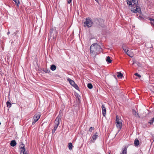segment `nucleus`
<instances>
[{"label": "nucleus", "instance_id": "79ce46f5", "mask_svg": "<svg viewBox=\"0 0 154 154\" xmlns=\"http://www.w3.org/2000/svg\"><path fill=\"white\" fill-rule=\"evenodd\" d=\"M109 154H111L110 153V152H109Z\"/></svg>", "mask_w": 154, "mask_h": 154}, {"label": "nucleus", "instance_id": "1a4fd4ad", "mask_svg": "<svg viewBox=\"0 0 154 154\" xmlns=\"http://www.w3.org/2000/svg\"><path fill=\"white\" fill-rule=\"evenodd\" d=\"M101 108L102 110L103 115L104 116H105L106 112V107L104 105H102L101 106Z\"/></svg>", "mask_w": 154, "mask_h": 154}, {"label": "nucleus", "instance_id": "58836bf2", "mask_svg": "<svg viewBox=\"0 0 154 154\" xmlns=\"http://www.w3.org/2000/svg\"><path fill=\"white\" fill-rule=\"evenodd\" d=\"M114 88H115L114 87H112V89H114Z\"/></svg>", "mask_w": 154, "mask_h": 154}, {"label": "nucleus", "instance_id": "7ed1b4c3", "mask_svg": "<svg viewBox=\"0 0 154 154\" xmlns=\"http://www.w3.org/2000/svg\"><path fill=\"white\" fill-rule=\"evenodd\" d=\"M62 115L60 113L59 115L56 119L55 121V125H54L53 129L56 130L61 120Z\"/></svg>", "mask_w": 154, "mask_h": 154}, {"label": "nucleus", "instance_id": "f257e3e1", "mask_svg": "<svg viewBox=\"0 0 154 154\" xmlns=\"http://www.w3.org/2000/svg\"><path fill=\"white\" fill-rule=\"evenodd\" d=\"M127 2L129 5V9L132 12L134 13H141L140 8L137 6L138 0H127Z\"/></svg>", "mask_w": 154, "mask_h": 154}, {"label": "nucleus", "instance_id": "f03ea898", "mask_svg": "<svg viewBox=\"0 0 154 154\" xmlns=\"http://www.w3.org/2000/svg\"><path fill=\"white\" fill-rule=\"evenodd\" d=\"M91 54L94 57L100 53L102 49L100 45L97 43L92 44L90 48Z\"/></svg>", "mask_w": 154, "mask_h": 154}, {"label": "nucleus", "instance_id": "423d86ee", "mask_svg": "<svg viewBox=\"0 0 154 154\" xmlns=\"http://www.w3.org/2000/svg\"><path fill=\"white\" fill-rule=\"evenodd\" d=\"M41 115L40 113H37L35 114L33 118V121L32 124L34 125L40 118Z\"/></svg>", "mask_w": 154, "mask_h": 154}, {"label": "nucleus", "instance_id": "393cba45", "mask_svg": "<svg viewBox=\"0 0 154 154\" xmlns=\"http://www.w3.org/2000/svg\"><path fill=\"white\" fill-rule=\"evenodd\" d=\"M154 122V117L153 118H152V119L150 120V121L148 123L150 124L151 125Z\"/></svg>", "mask_w": 154, "mask_h": 154}, {"label": "nucleus", "instance_id": "c9c22d12", "mask_svg": "<svg viewBox=\"0 0 154 154\" xmlns=\"http://www.w3.org/2000/svg\"><path fill=\"white\" fill-rule=\"evenodd\" d=\"M140 63H137V65L138 66H139V65H140Z\"/></svg>", "mask_w": 154, "mask_h": 154}, {"label": "nucleus", "instance_id": "aec40b11", "mask_svg": "<svg viewBox=\"0 0 154 154\" xmlns=\"http://www.w3.org/2000/svg\"><path fill=\"white\" fill-rule=\"evenodd\" d=\"M97 134V133H96L93 136L92 138V139L94 140H96L97 139V137L98 135Z\"/></svg>", "mask_w": 154, "mask_h": 154}, {"label": "nucleus", "instance_id": "473e14b6", "mask_svg": "<svg viewBox=\"0 0 154 154\" xmlns=\"http://www.w3.org/2000/svg\"><path fill=\"white\" fill-rule=\"evenodd\" d=\"M100 22H101L102 23H103V20H100Z\"/></svg>", "mask_w": 154, "mask_h": 154}, {"label": "nucleus", "instance_id": "9b49d317", "mask_svg": "<svg viewBox=\"0 0 154 154\" xmlns=\"http://www.w3.org/2000/svg\"><path fill=\"white\" fill-rule=\"evenodd\" d=\"M132 113L136 117L138 118H140V116L138 115V114L136 111L134 109L132 110Z\"/></svg>", "mask_w": 154, "mask_h": 154}, {"label": "nucleus", "instance_id": "ddd939ff", "mask_svg": "<svg viewBox=\"0 0 154 154\" xmlns=\"http://www.w3.org/2000/svg\"><path fill=\"white\" fill-rule=\"evenodd\" d=\"M134 143L135 146H137L139 144V141L137 138L135 140Z\"/></svg>", "mask_w": 154, "mask_h": 154}, {"label": "nucleus", "instance_id": "a878e982", "mask_svg": "<svg viewBox=\"0 0 154 154\" xmlns=\"http://www.w3.org/2000/svg\"><path fill=\"white\" fill-rule=\"evenodd\" d=\"M150 20L151 21V24L154 26V19L150 18Z\"/></svg>", "mask_w": 154, "mask_h": 154}, {"label": "nucleus", "instance_id": "412c9836", "mask_svg": "<svg viewBox=\"0 0 154 154\" xmlns=\"http://www.w3.org/2000/svg\"><path fill=\"white\" fill-rule=\"evenodd\" d=\"M117 73L118 75H117V76L118 78H122L123 77V74L122 73L120 72H117Z\"/></svg>", "mask_w": 154, "mask_h": 154}, {"label": "nucleus", "instance_id": "5701e85b", "mask_svg": "<svg viewBox=\"0 0 154 154\" xmlns=\"http://www.w3.org/2000/svg\"><path fill=\"white\" fill-rule=\"evenodd\" d=\"M6 104L7 105V107L9 108H10V107H11V104L9 102L7 101L6 103Z\"/></svg>", "mask_w": 154, "mask_h": 154}, {"label": "nucleus", "instance_id": "6e6552de", "mask_svg": "<svg viewBox=\"0 0 154 154\" xmlns=\"http://www.w3.org/2000/svg\"><path fill=\"white\" fill-rule=\"evenodd\" d=\"M67 80L69 82L71 85L73 87H74L77 90L79 88L78 86L75 84V82L73 81L69 78L67 79Z\"/></svg>", "mask_w": 154, "mask_h": 154}, {"label": "nucleus", "instance_id": "39448f33", "mask_svg": "<svg viewBox=\"0 0 154 154\" xmlns=\"http://www.w3.org/2000/svg\"><path fill=\"white\" fill-rule=\"evenodd\" d=\"M24 145L23 143H21L20 145V147L21 150L20 154H29L28 153L25 151V149L24 148Z\"/></svg>", "mask_w": 154, "mask_h": 154}, {"label": "nucleus", "instance_id": "c85d7f7f", "mask_svg": "<svg viewBox=\"0 0 154 154\" xmlns=\"http://www.w3.org/2000/svg\"><path fill=\"white\" fill-rule=\"evenodd\" d=\"M94 130V128L91 127L90 128L89 130V131H91L92 130Z\"/></svg>", "mask_w": 154, "mask_h": 154}, {"label": "nucleus", "instance_id": "f3484780", "mask_svg": "<svg viewBox=\"0 0 154 154\" xmlns=\"http://www.w3.org/2000/svg\"><path fill=\"white\" fill-rule=\"evenodd\" d=\"M56 69V66L54 64H53L51 65V70L52 71H54Z\"/></svg>", "mask_w": 154, "mask_h": 154}, {"label": "nucleus", "instance_id": "7c9ffc66", "mask_svg": "<svg viewBox=\"0 0 154 154\" xmlns=\"http://www.w3.org/2000/svg\"><path fill=\"white\" fill-rule=\"evenodd\" d=\"M72 0H68L67 3L68 4H70L72 1Z\"/></svg>", "mask_w": 154, "mask_h": 154}, {"label": "nucleus", "instance_id": "f8f14e48", "mask_svg": "<svg viewBox=\"0 0 154 154\" xmlns=\"http://www.w3.org/2000/svg\"><path fill=\"white\" fill-rule=\"evenodd\" d=\"M126 54L128 56L131 57H132L134 56V54L131 51H129Z\"/></svg>", "mask_w": 154, "mask_h": 154}, {"label": "nucleus", "instance_id": "a211bd4d", "mask_svg": "<svg viewBox=\"0 0 154 154\" xmlns=\"http://www.w3.org/2000/svg\"><path fill=\"white\" fill-rule=\"evenodd\" d=\"M68 146L69 150H71L72 149L73 146L72 144L71 143H68Z\"/></svg>", "mask_w": 154, "mask_h": 154}, {"label": "nucleus", "instance_id": "0eeeda50", "mask_svg": "<svg viewBox=\"0 0 154 154\" xmlns=\"http://www.w3.org/2000/svg\"><path fill=\"white\" fill-rule=\"evenodd\" d=\"M48 35L50 38L52 37L54 39L56 38L57 36V33L55 30L51 29Z\"/></svg>", "mask_w": 154, "mask_h": 154}, {"label": "nucleus", "instance_id": "4c0bfd02", "mask_svg": "<svg viewBox=\"0 0 154 154\" xmlns=\"http://www.w3.org/2000/svg\"><path fill=\"white\" fill-rule=\"evenodd\" d=\"M10 33V32H7V34L8 35H9Z\"/></svg>", "mask_w": 154, "mask_h": 154}, {"label": "nucleus", "instance_id": "bb28decb", "mask_svg": "<svg viewBox=\"0 0 154 154\" xmlns=\"http://www.w3.org/2000/svg\"><path fill=\"white\" fill-rule=\"evenodd\" d=\"M116 122H120V119L119 118V116H118L117 115L116 116Z\"/></svg>", "mask_w": 154, "mask_h": 154}, {"label": "nucleus", "instance_id": "4468645a", "mask_svg": "<svg viewBox=\"0 0 154 154\" xmlns=\"http://www.w3.org/2000/svg\"><path fill=\"white\" fill-rule=\"evenodd\" d=\"M16 142L15 140L11 141L10 143L11 145L12 146H14L16 145Z\"/></svg>", "mask_w": 154, "mask_h": 154}, {"label": "nucleus", "instance_id": "e433bc0d", "mask_svg": "<svg viewBox=\"0 0 154 154\" xmlns=\"http://www.w3.org/2000/svg\"><path fill=\"white\" fill-rule=\"evenodd\" d=\"M98 3H99L98 1L99 0H95Z\"/></svg>", "mask_w": 154, "mask_h": 154}, {"label": "nucleus", "instance_id": "cd10ccee", "mask_svg": "<svg viewBox=\"0 0 154 154\" xmlns=\"http://www.w3.org/2000/svg\"><path fill=\"white\" fill-rule=\"evenodd\" d=\"M44 71L47 73H48L50 72V70L48 69H45L44 70Z\"/></svg>", "mask_w": 154, "mask_h": 154}, {"label": "nucleus", "instance_id": "f704fd0d", "mask_svg": "<svg viewBox=\"0 0 154 154\" xmlns=\"http://www.w3.org/2000/svg\"><path fill=\"white\" fill-rule=\"evenodd\" d=\"M113 76L114 77V78H115L116 79V77L115 75H113Z\"/></svg>", "mask_w": 154, "mask_h": 154}, {"label": "nucleus", "instance_id": "dca6fc26", "mask_svg": "<svg viewBox=\"0 0 154 154\" xmlns=\"http://www.w3.org/2000/svg\"><path fill=\"white\" fill-rule=\"evenodd\" d=\"M122 48L123 50H124V51L126 53H127L129 51V50L126 48L125 45H122Z\"/></svg>", "mask_w": 154, "mask_h": 154}, {"label": "nucleus", "instance_id": "ea45409f", "mask_svg": "<svg viewBox=\"0 0 154 154\" xmlns=\"http://www.w3.org/2000/svg\"><path fill=\"white\" fill-rule=\"evenodd\" d=\"M96 23H97V22H99V21L98 20H97L96 21Z\"/></svg>", "mask_w": 154, "mask_h": 154}, {"label": "nucleus", "instance_id": "2eb2a0df", "mask_svg": "<svg viewBox=\"0 0 154 154\" xmlns=\"http://www.w3.org/2000/svg\"><path fill=\"white\" fill-rule=\"evenodd\" d=\"M120 154H127V147H125L123 149L122 152Z\"/></svg>", "mask_w": 154, "mask_h": 154}, {"label": "nucleus", "instance_id": "9d476101", "mask_svg": "<svg viewBox=\"0 0 154 154\" xmlns=\"http://www.w3.org/2000/svg\"><path fill=\"white\" fill-rule=\"evenodd\" d=\"M116 123L117 124H116V126L118 128H119V131L122 128V123L121 122H116Z\"/></svg>", "mask_w": 154, "mask_h": 154}, {"label": "nucleus", "instance_id": "4be33fe9", "mask_svg": "<svg viewBox=\"0 0 154 154\" xmlns=\"http://www.w3.org/2000/svg\"><path fill=\"white\" fill-rule=\"evenodd\" d=\"M17 5V6H19V4H20V2L19 0H13Z\"/></svg>", "mask_w": 154, "mask_h": 154}, {"label": "nucleus", "instance_id": "a19ab883", "mask_svg": "<svg viewBox=\"0 0 154 154\" xmlns=\"http://www.w3.org/2000/svg\"><path fill=\"white\" fill-rule=\"evenodd\" d=\"M99 26H102V25H101L99 24Z\"/></svg>", "mask_w": 154, "mask_h": 154}, {"label": "nucleus", "instance_id": "2f4dec72", "mask_svg": "<svg viewBox=\"0 0 154 154\" xmlns=\"http://www.w3.org/2000/svg\"><path fill=\"white\" fill-rule=\"evenodd\" d=\"M56 130H55L54 129H53L52 130V133L53 134L54 133H55V131Z\"/></svg>", "mask_w": 154, "mask_h": 154}, {"label": "nucleus", "instance_id": "6ab92c4d", "mask_svg": "<svg viewBox=\"0 0 154 154\" xmlns=\"http://www.w3.org/2000/svg\"><path fill=\"white\" fill-rule=\"evenodd\" d=\"M106 60L109 63H111L112 62V60L110 59V57L109 56L107 57Z\"/></svg>", "mask_w": 154, "mask_h": 154}, {"label": "nucleus", "instance_id": "20e7f679", "mask_svg": "<svg viewBox=\"0 0 154 154\" xmlns=\"http://www.w3.org/2000/svg\"><path fill=\"white\" fill-rule=\"evenodd\" d=\"M84 23L85 27L87 26L89 27L92 26L93 22L91 19L87 18H86L84 22Z\"/></svg>", "mask_w": 154, "mask_h": 154}, {"label": "nucleus", "instance_id": "c756f323", "mask_svg": "<svg viewBox=\"0 0 154 154\" xmlns=\"http://www.w3.org/2000/svg\"><path fill=\"white\" fill-rule=\"evenodd\" d=\"M134 75L136 76H138L139 78H140L141 77L140 75L138 74L137 73H135Z\"/></svg>", "mask_w": 154, "mask_h": 154}, {"label": "nucleus", "instance_id": "72a5a7b5", "mask_svg": "<svg viewBox=\"0 0 154 154\" xmlns=\"http://www.w3.org/2000/svg\"><path fill=\"white\" fill-rule=\"evenodd\" d=\"M135 63H136V62L134 60H133V63L132 64H134Z\"/></svg>", "mask_w": 154, "mask_h": 154}, {"label": "nucleus", "instance_id": "b1692460", "mask_svg": "<svg viewBox=\"0 0 154 154\" xmlns=\"http://www.w3.org/2000/svg\"><path fill=\"white\" fill-rule=\"evenodd\" d=\"M88 87L90 89H92L93 88V86L91 84L88 83Z\"/></svg>", "mask_w": 154, "mask_h": 154}]
</instances>
